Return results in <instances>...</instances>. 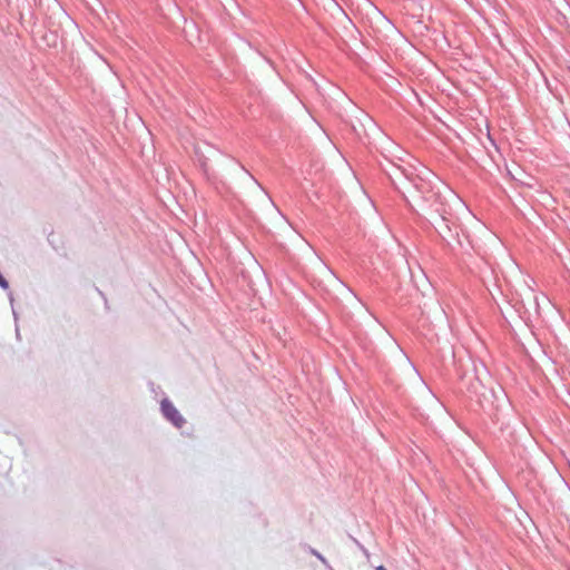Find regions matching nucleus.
Instances as JSON below:
<instances>
[{"label": "nucleus", "instance_id": "1", "mask_svg": "<svg viewBox=\"0 0 570 570\" xmlns=\"http://www.w3.org/2000/svg\"><path fill=\"white\" fill-rule=\"evenodd\" d=\"M160 409L163 415L170 421L176 428L180 429L185 424V419L179 413V411L174 406V404L167 399L163 400L160 403Z\"/></svg>", "mask_w": 570, "mask_h": 570}, {"label": "nucleus", "instance_id": "2", "mask_svg": "<svg viewBox=\"0 0 570 570\" xmlns=\"http://www.w3.org/2000/svg\"><path fill=\"white\" fill-rule=\"evenodd\" d=\"M0 287H2L3 289H8L9 288V283L7 282V279L0 274Z\"/></svg>", "mask_w": 570, "mask_h": 570}, {"label": "nucleus", "instance_id": "3", "mask_svg": "<svg viewBox=\"0 0 570 570\" xmlns=\"http://www.w3.org/2000/svg\"><path fill=\"white\" fill-rule=\"evenodd\" d=\"M448 215H449V212L445 208H443L442 214H441L442 222L449 220Z\"/></svg>", "mask_w": 570, "mask_h": 570}, {"label": "nucleus", "instance_id": "4", "mask_svg": "<svg viewBox=\"0 0 570 570\" xmlns=\"http://www.w3.org/2000/svg\"><path fill=\"white\" fill-rule=\"evenodd\" d=\"M314 554H315V556H316V557H317V558H318V559H320L324 564H327L326 559H325L322 554H320V553H317V552H314Z\"/></svg>", "mask_w": 570, "mask_h": 570}, {"label": "nucleus", "instance_id": "5", "mask_svg": "<svg viewBox=\"0 0 570 570\" xmlns=\"http://www.w3.org/2000/svg\"><path fill=\"white\" fill-rule=\"evenodd\" d=\"M376 570H386L383 566H379Z\"/></svg>", "mask_w": 570, "mask_h": 570}, {"label": "nucleus", "instance_id": "6", "mask_svg": "<svg viewBox=\"0 0 570 570\" xmlns=\"http://www.w3.org/2000/svg\"><path fill=\"white\" fill-rule=\"evenodd\" d=\"M439 233L442 236V238H444V239L446 238L445 235L441 230H439Z\"/></svg>", "mask_w": 570, "mask_h": 570}]
</instances>
